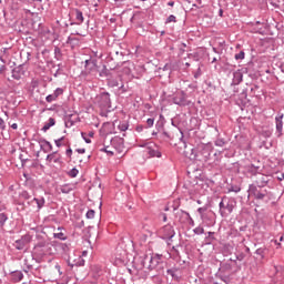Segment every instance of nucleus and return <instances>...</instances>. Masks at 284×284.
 <instances>
[{
  "mask_svg": "<svg viewBox=\"0 0 284 284\" xmlns=\"http://www.w3.org/2000/svg\"><path fill=\"white\" fill-rule=\"evenodd\" d=\"M125 92H128V87H125L123 84L121 87H119L118 94H125Z\"/></svg>",
  "mask_w": 284,
  "mask_h": 284,
  "instance_id": "nucleus-52",
  "label": "nucleus"
},
{
  "mask_svg": "<svg viewBox=\"0 0 284 284\" xmlns=\"http://www.w3.org/2000/svg\"><path fill=\"white\" fill-rule=\"evenodd\" d=\"M8 221V213H0V227H4Z\"/></svg>",
  "mask_w": 284,
  "mask_h": 284,
  "instance_id": "nucleus-37",
  "label": "nucleus"
},
{
  "mask_svg": "<svg viewBox=\"0 0 284 284\" xmlns=\"http://www.w3.org/2000/svg\"><path fill=\"white\" fill-rule=\"evenodd\" d=\"M260 187L256 184H250L248 192L256 201H263L267 196V190L260 191Z\"/></svg>",
  "mask_w": 284,
  "mask_h": 284,
  "instance_id": "nucleus-9",
  "label": "nucleus"
},
{
  "mask_svg": "<svg viewBox=\"0 0 284 284\" xmlns=\"http://www.w3.org/2000/svg\"><path fill=\"white\" fill-rule=\"evenodd\" d=\"M63 92H65V90H63V88H57L53 92V97H55L57 99L60 98L61 95H63Z\"/></svg>",
  "mask_w": 284,
  "mask_h": 284,
  "instance_id": "nucleus-43",
  "label": "nucleus"
},
{
  "mask_svg": "<svg viewBox=\"0 0 284 284\" xmlns=\"http://www.w3.org/2000/svg\"><path fill=\"white\" fill-rule=\"evenodd\" d=\"M234 267H236V260H230L221 265V272L227 273L233 272Z\"/></svg>",
  "mask_w": 284,
  "mask_h": 284,
  "instance_id": "nucleus-20",
  "label": "nucleus"
},
{
  "mask_svg": "<svg viewBox=\"0 0 284 284\" xmlns=\"http://www.w3.org/2000/svg\"><path fill=\"white\" fill-rule=\"evenodd\" d=\"M32 241V236L30 234L22 235L20 240H17L14 242L16 250H24L26 245H29V243Z\"/></svg>",
  "mask_w": 284,
  "mask_h": 284,
  "instance_id": "nucleus-12",
  "label": "nucleus"
},
{
  "mask_svg": "<svg viewBox=\"0 0 284 284\" xmlns=\"http://www.w3.org/2000/svg\"><path fill=\"white\" fill-rule=\"evenodd\" d=\"M81 43V40L74 36H70L67 40V44L70 45L71 48H77Z\"/></svg>",
  "mask_w": 284,
  "mask_h": 284,
  "instance_id": "nucleus-27",
  "label": "nucleus"
},
{
  "mask_svg": "<svg viewBox=\"0 0 284 284\" xmlns=\"http://www.w3.org/2000/svg\"><path fill=\"white\" fill-rule=\"evenodd\" d=\"M270 181H272V178H270V175H265L262 172H260L254 180V183L252 185H255V187H267V185L270 184Z\"/></svg>",
  "mask_w": 284,
  "mask_h": 284,
  "instance_id": "nucleus-7",
  "label": "nucleus"
},
{
  "mask_svg": "<svg viewBox=\"0 0 284 284\" xmlns=\"http://www.w3.org/2000/svg\"><path fill=\"white\" fill-rule=\"evenodd\" d=\"M37 239L38 242L33 246L31 256L36 263H43L45 256H52V244L40 235H38Z\"/></svg>",
  "mask_w": 284,
  "mask_h": 284,
  "instance_id": "nucleus-1",
  "label": "nucleus"
},
{
  "mask_svg": "<svg viewBox=\"0 0 284 284\" xmlns=\"http://www.w3.org/2000/svg\"><path fill=\"white\" fill-rule=\"evenodd\" d=\"M242 81H243V72H241V70L233 72V80L231 85H239Z\"/></svg>",
  "mask_w": 284,
  "mask_h": 284,
  "instance_id": "nucleus-25",
  "label": "nucleus"
},
{
  "mask_svg": "<svg viewBox=\"0 0 284 284\" xmlns=\"http://www.w3.org/2000/svg\"><path fill=\"white\" fill-rule=\"evenodd\" d=\"M162 136L163 139H168V141H172V135H170V133H168L166 131L162 132Z\"/></svg>",
  "mask_w": 284,
  "mask_h": 284,
  "instance_id": "nucleus-58",
  "label": "nucleus"
},
{
  "mask_svg": "<svg viewBox=\"0 0 284 284\" xmlns=\"http://www.w3.org/2000/svg\"><path fill=\"white\" fill-rule=\"evenodd\" d=\"M53 236H54V239H59L60 241H65V239H68V237L65 236V234H63L62 232H60V233H54Z\"/></svg>",
  "mask_w": 284,
  "mask_h": 284,
  "instance_id": "nucleus-47",
  "label": "nucleus"
},
{
  "mask_svg": "<svg viewBox=\"0 0 284 284\" xmlns=\"http://www.w3.org/2000/svg\"><path fill=\"white\" fill-rule=\"evenodd\" d=\"M185 48H187V44L185 43H181L179 49H180V53L183 54V52H185Z\"/></svg>",
  "mask_w": 284,
  "mask_h": 284,
  "instance_id": "nucleus-60",
  "label": "nucleus"
},
{
  "mask_svg": "<svg viewBox=\"0 0 284 284\" xmlns=\"http://www.w3.org/2000/svg\"><path fill=\"white\" fill-rule=\"evenodd\" d=\"M234 207H236V199L224 195L219 203V213L222 219H227L234 212Z\"/></svg>",
  "mask_w": 284,
  "mask_h": 284,
  "instance_id": "nucleus-2",
  "label": "nucleus"
},
{
  "mask_svg": "<svg viewBox=\"0 0 284 284\" xmlns=\"http://www.w3.org/2000/svg\"><path fill=\"white\" fill-rule=\"evenodd\" d=\"M100 77H105L106 80L112 77V71H110V69H108V67L103 65L102 70L100 71Z\"/></svg>",
  "mask_w": 284,
  "mask_h": 284,
  "instance_id": "nucleus-32",
  "label": "nucleus"
},
{
  "mask_svg": "<svg viewBox=\"0 0 284 284\" xmlns=\"http://www.w3.org/2000/svg\"><path fill=\"white\" fill-rule=\"evenodd\" d=\"M146 153L149 154L150 158L156 156V159H161V151H159L156 144H146Z\"/></svg>",
  "mask_w": 284,
  "mask_h": 284,
  "instance_id": "nucleus-18",
  "label": "nucleus"
},
{
  "mask_svg": "<svg viewBox=\"0 0 284 284\" xmlns=\"http://www.w3.org/2000/svg\"><path fill=\"white\" fill-rule=\"evenodd\" d=\"M197 212L202 219V221H207V216H212V211L207 212V207L203 206V207H199Z\"/></svg>",
  "mask_w": 284,
  "mask_h": 284,
  "instance_id": "nucleus-26",
  "label": "nucleus"
},
{
  "mask_svg": "<svg viewBox=\"0 0 284 284\" xmlns=\"http://www.w3.org/2000/svg\"><path fill=\"white\" fill-rule=\"evenodd\" d=\"M216 241V237H214V232H207V236L204 240L205 245H212Z\"/></svg>",
  "mask_w": 284,
  "mask_h": 284,
  "instance_id": "nucleus-31",
  "label": "nucleus"
},
{
  "mask_svg": "<svg viewBox=\"0 0 284 284\" xmlns=\"http://www.w3.org/2000/svg\"><path fill=\"white\" fill-rule=\"evenodd\" d=\"M201 74H203V71L201 70V67H199L196 72L194 73V79H200Z\"/></svg>",
  "mask_w": 284,
  "mask_h": 284,
  "instance_id": "nucleus-57",
  "label": "nucleus"
},
{
  "mask_svg": "<svg viewBox=\"0 0 284 284\" xmlns=\"http://www.w3.org/2000/svg\"><path fill=\"white\" fill-rule=\"evenodd\" d=\"M283 113H278L275 118V123H276V136L277 139H281V136H283Z\"/></svg>",
  "mask_w": 284,
  "mask_h": 284,
  "instance_id": "nucleus-16",
  "label": "nucleus"
},
{
  "mask_svg": "<svg viewBox=\"0 0 284 284\" xmlns=\"http://www.w3.org/2000/svg\"><path fill=\"white\" fill-rule=\"evenodd\" d=\"M82 139L85 141V143H92V140H90L89 138H87V133L82 132L81 133Z\"/></svg>",
  "mask_w": 284,
  "mask_h": 284,
  "instance_id": "nucleus-61",
  "label": "nucleus"
},
{
  "mask_svg": "<svg viewBox=\"0 0 284 284\" xmlns=\"http://www.w3.org/2000/svg\"><path fill=\"white\" fill-rule=\"evenodd\" d=\"M128 128H130V124L128 122H120V124L118 125V130H120V132L128 131Z\"/></svg>",
  "mask_w": 284,
  "mask_h": 284,
  "instance_id": "nucleus-38",
  "label": "nucleus"
},
{
  "mask_svg": "<svg viewBox=\"0 0 284 284\" xmlns=\"http://www.w3.org/2000/svg\"><path fill=\"white\" fill-rule=\"evenodd\" d=\"M74 184H63L60 186V192H62V194H70V192H74Z\"/></svg>",
  "mask_w": 284,
  "mask_h": 284,
  "instance_id": "nucleus-29",
  "label": "nucleus"
},
{
  "mask_svg": "<svg viewBox=\"0 0 284 284\" xmlns=\"http://www.w3.org/2000/svg\"><path fill=\"white\" fill-rule=\"evenodd\" d=\"M45 101H47V103H52V101H57V98L52 93V94L47 95Z\"/></svg>",
  "mask_w": 284,
  "mask_h": 284,
  "instance_id": "nucleus-53",
  "label": "nucleus"
},
{
  "mask_svg": "<svg viewBox=\"0 0 284 284\" xmlns=\"http://www.w3.org/2000/svg\"><path fill=\"white\" fill-rule=\"evenodd\" d=\"M11 74H12V79H14L16 81H20V79L23 77V74H26L23 64H20L18 67L13 68L11 71Z\"/></svg>",
  "mask_w": 284,
  "mask_h": 284,
  "instance_id": "nucleus-19",
  "label": "nucleus"
},
{
  "mask_svg": "<svg viewBox=\"0 0 284 284\" xmlns=\"http://www.w3.org/2000/svg\"><path fill=\"white\" fill-rule=\"evenodd\" d=\"M194 234L201 235V234H205V229L197 226L193 230Z\"/></svg>",
  "mask_w": 284,
  "mask_h": 284,
  "instance_id": "nucleus-49",
  "label": "nucleus"
},
{
  "mask_svg": "<svg viewBox=\"0 0 284 284\" xmlns=\"http://www.w3.org/2000/svg\"><path fill=\"white\" fill-rule=\"evenodd\" d=\"M255 254H257V256H261V258H265V248L260 247L255 251Z\"/></svg>",
  "mask_w": 284,
  "mask_h": 284,
  "instance_id": "nucleus-46",
  "label": "nucleus"
},
{
  "mask_svg": "<svg viewBox=\"0 0 284 284\" xmlns=\"http://www.w3.org/2000/svg\"><path fill=\"white\" fill-rule=\"evenodd\" d=\"M146 125H148V128H153L154 126V118H149L146 120Z\"/></svg>",
  "mask_w": 284,
  "mask_h": 284,
  "instance_id": "nucleus-56",
  "label": "nucleus"
},
{
  "mask_svg": "<svg viewBox=\"0 0 284 284\" xmlns=\"http://www.w3.org/2000/svg\"><path fill=\"white\" fill-rule=\"evenodd\" d=\"M11 281H13V283H19L23 281V272L21 271L11 272Z\"/></svg>",
  "mask_w": 284,
  "mask_h": 284,
  "instance_id": "nucleus-28",
  "label": "nucleus"
},
{
  "mask_svg": "<svg viewBox=\"0 0 284 284\" xmlns=\"http://www.w3.org/2000/svg\"><path fill=\"white\" fill-rule=\"evenodd\" d=\"M59 247L60 250H62V252H64V254H68V252H70V245L65 243H60Z\"/></svg>",
  "mask_w": 284,
  "mask_h": 284,
  "instance_id": "nucleus-45",
  "label": "nucleus"
},
{
  "mask_svg": "<svg viewBox=\"0 0 284 284\" xmlns=\"http://www.w3.org/2000/svg\"><path fill=\"white\" fill-rule=\"evenodd\" d=\"M176 219H179V222L182 223V225H194V220L192 216H190V213L181 210L175 214Z\"/></svg>",
  "mask_w": 284,
  "mask_h": 284,
  "instance_id": "nucleus-11",
  "label": "nucleus"
},
{
  "mask_svg": "<svg viewBox=\"0 0 284 284\" xmlns=\"http://www.w3.org/2000/svg\"><path fill=\"white\" fill-rule=\"evenodd\" d=\"M237 103H239V105H242L243 108H245V105H247L250 103V99H247V89H244L239 94Z\"/></svg>",
  "mask_w": 284,
  "mask_h": 284,
  "instance_id": "nucleus-21",
  "label": "nucleus"
},
{
  "mask_svg": "<svg viewBox=\"0 0 284 284\" xmlns=\"http://www.w3.org/2000/svg\"><path fill=\"white\" fill-rule=\"evenodd\" d=\"M226 143H227V142H226L225 139H223V138H217V139L215 140V145H216V148H223V146H225Z\"/></svg>",
  "mask_w": 284,
  "mask_h": 284,
  "instance_id": "nucleus-39",
  "label": "nucleus"
},
{
  "mask_svg": "<svg viewBox=\"0 0 284 284\" xmlns=\"http://www.w3.org/2000/svg\"><path fill=\"white\" fill-rule=\"evenodd\" d=\"M77 121H79V115L77 114H67L64 116L65 128H72Z\"/></svg>",
  "mask_w": 284,
  "mask_h": 284,
  "instance_id": "nucleus-22",
  "label": "nucleus"
},
{
  "mask_svg": "<svg viewBox=\"0 0 284 284\" xmlns=\"http://www.w3.org/2000/svg\"><path fill=\"white\" fill-rule=\"evenodd\" d=\"M273 272L276 281H283V277H284L283 266L281 265L273 266Z\"/></svg>",
  "mask_w": 284,
  "mask_h": 284,
  "instance_id": "nucleus-24",
  "label": "nucleus"
},
{
  "mask_svg": "<svg viewBox=\"0 0 284 284\" xmlns=\"http://www.w3.org/2000/svg\"><path fill=\"white\" fill-rule=\"evenodd\" d=\"M100 152H105L108 154V156H114V152L108 150V146L100 149Z\"/></svg>",
  "mask_w": 284,
  "mask_h": 284,
  "instance_id": "nucleus-51",
  "label": "nucleus"
},
{
  "mask_svg": "<svg viewBox=\"0 0 284 284\" xmlns=\"http://www.w3.org/2000/svg\"><path fill=\"white\" fill-rule=\"evenodd\" d=\"M256 90H258V85L257 84H251L250 85V95L251 97H256Z\"/></svg>",
  "mask_w": 284,
  "mask_h": 284,
  "instance_id": "nucleus-42",
  "label": "nucleus"
},
{
  "mask_svg": "<svg viewBox=\"0 0 284 284\" xmlns=\"http://www.w3.org/2000/svg\"><path fill=\"white\" fill-rule=\"evenodd\" d=\"M32 201H34L37 203L38 210H41V207H43V205H45L44 197H41V199L33 197Z\"/></svg>",
  "mask_w": 284,
  "mask_h": 284,
  "instance_id": "nucleus-36",
  "label": "nucleus"
},
{
  "mask_svg": "<svg viewBox=\"0 0 284 284\" xmlns=\"http://www.w3.org/2000/svg\"><path fill=\"white\" fill-rule=\"evenodd\" d=\"M71 17L72 20L70 26H82L83 21H85V17H83V11H81V9H72Z\"/></svg>",
  "mask_w": 284,
  "mask_h": 284,
  "instance_id": "nucleus-8",
  "label": "nucleus"
},
{
  "mask_svg": "<svg viewBox=\"0 0 284 284\" xmlns=\"http://www.w3.org/2000/svg\"><path fill=\"white\" fill-rule=\"evenodd\" d=\"M95 101L101 110H110V108H112V100L108 92H101L98 94Z\"/></svg>",
  "mask_w": 284,
  "mask_h": 284,
  "instance_id": "nucleus-4",
  "label": "nucleus"
},
{
  "mask_svg": "<svg viewBox=\"0 0 284 284\" xmlns=\"http://www.w3.org/2000/svg\"><path fill=\"white\" fill-rule=\"evenodd\" d=\"M47 161L49 163H52V161L53 163H59V164L63 163V161H61V154H59V151H54L51 154H48Z\"/></svg>",
  "mask_w": 284,
  "mask_h": 284,
  "instance_id": "nucleus-23",
  "label": "nucleus"
},
{
  "mask_svg": "<svg viewBox=\"0 0 284 284\" xmlns=\"http://www.w3.org/2000/svg\"><path fill=\"white\" fill-rule=\"evenodd\" d=\"M136 70H139L140 71V75H142L145 72V67L139 65V67H136Z\"/></svg>",
  "mask_w": 284,
  "mask_h": 284,
  "instance_id": "nucleus-63",
  "label": "nucleus"
},
{
  "mask_svg": "<svg viewBox=\"0 0 284 284\" xmlns=\"http://www.w3.org/2000/svg\"><path fill=\"white\" fill-rule=\"evenodd\" d=\"M94 217V210H89L87 212V219H93Z\"/></svg>",
  "mask_w": 284,
  "mask_h": 284,
  "instance_id": "nucleus-59",
  "label": "nucleus"
},
{
  "mask_svg": "<svg viewBox=\"0 0 284 284\" xmlns=\"http://www.w3.org/2000/svg\"><path fill=\"white\" fill-rule=\"evenodd\" d=\"M235 61H243L245 59V51H240L234 55Z\"/></svg>",
  "mask_w": 284,
  "mask_h": 284,
  "instance_id": "nucleus-44",
  "label": "nucleus"
},
{
  "mask_svg": "<svg viewBox=\"0 0 284 284\" xmlns=\"http://www.w3.org/2000/svg\"><path fill=\"white\" fill-rule=\"evenodd\" d=\"M20 199H23L24 201H30V199H32V195H30L28 191H22L20 193Z\"/></svg>",
  "mask_w": 284,
  "mask_h": 284,
  "instance_id": "nucleus-41",
  "label": "nucleus"
},
{
  "mask_svg": "<svg viewBox=\"0 0 284 284\" xmlns=\"http://www.w3.org/2000/svg\"><path fill=\"white\" fill-rule=\"evenodd\" d=\"M78 174L79 170L77 168H73L68 172V176H70L71 179H77Z\"/></svg>",
  "mask_w": 284,
  "mask_h": 284,
  "instance_id": "nucleus-40",
  "label": "nucleus"
},
{
  "mask_svg": "<svg viewBox=\"0 0 284 284\" xmlns=\"http://www.w3.org/2000/svg\"><path fill=\"white\" fill-rule=\"evenodd\" d=\"M165 23H176V17L174 14L169 16Z\"/></svg>",
  "mask_w": 284,
  "mask_h": 284,
  "instance_id": "nucleus-48",
  "label": "nucleus"
},
{
  "mask_svg": "<svg viewBox=\"0 0 284 284\" xmlns=\"http://www.w3.org/2000/svg\"><path fill=\"white\" fill-rule=\"evenodd\" d=\"M165 267H168V262L163 261V255L153 254L150 257L149 265L146 266V270H150V272L155 270V272L159 275H164Z\"/></svg>",
  "mask_w": 284,
  "mask_h": 284,
  "instance_id": "nucleus-3",
  "label": "nucleus"
},
{
  "mask_svg": "<svg viewBox=\"0 0 284 284\" xmlns=\"http://www.w3.org/2000/svg\"><path fill=\"white\" fill-rule=\"evenodd\" d=\"M244 169L250 178L256 176L260 172H263V169H261V166L254 164H247L244 166Z\"/></svg>",
  "mask_w": 284,
  "mask_h": 284,
  "instance_id": "nucleus-17",
  "label": "nucleus"
},
{
  "mask_svg": "<svg viewBox=\"0 0 284 284\" xmlns=\"http://www.w3.org/2000/svg\"><path fill=\"white\" fill-rule=\"evenodd\" d=\"M262 136H264V139H270V136H272V132L270 130H264L262 131Z\"/></svg>",
  "mask_w": 284,
  "mask_h": 284,
  "instance_id": "nucleus-54",
  "label": "nucleus"
},
{
  "mask_svg": "<svg viewBox=\"0 0 284 284\" xmlns=\"http://www.w3.org/2000/svg\"><path fill=\"white\" fill-rule=\"evenodd\" d=\"M173 103L175 105H180L181 108H185L192 102L187 100V94H185L184 91H181L173 98Z\"/></svg>",
  "mask_w": 284,
  "mask_h": 284,
  "instance_id": "nucleus-10",
  "label": "nucleus"
},
{
  "mask_svg": "<svg viewBox=\"0 0 284 284\" xmlns=\"http://www.w3.org/2000/svg\"><path fill=\"white\" fill-rule=\"evenodd\" d=\"M155 128H156L158 132H161V130L163 128V122H156Z\"/></svg>",
  "mask_w": 284,
  "mask_h": 284,
  "instance_id": "nucleus-62",
  "label": "nucleus"
},
{
  "mask_svg": "<svg viewBox=\"0 0 284 284\" xmlns=\"http://www.w3.org/2000/svg\"><path fill=\"white\" fill-rule=\"evenodd\" d=\"M106 81L109 88H119V80L114 79L113 75H111Z\"/></svg>",
  "mask_w": 284,
  "mask_h": 284,
  "instance_id": "nucleus-33",
  "label": "nucleus"
},
{
  "mask_svg": "<svg viewBox=\"0 0 284 284\" xmlns=\"http://www.w3.org/2000/svg\"><path fill=\"white\" fill-rule=\"evenodd\" d=\"M199 154L203 158V161H210V156H212V145L202 144Z\"/></svg>",
  "mask_w": 284,
  "mask_h": 284,
  "instance_id": "nucleus-15",
  "label": "nucleus"
},
{
  "mask_svg": "<svg viewBox=\"0 0 284 284\" xmlns=\"http://www.w3.org/2000/svg\"><path fill=\"white\" fill-rule=\"evenodd\" d=\"M268 3L273 7V8H281V2L278 0H268Z\"/></svg>",
  "mask_w": 284,
  "mask_h": 284,
  "instance_id": "nucleus-50",
  "label": "nucleus"
},
{
  "mask_svg": "<svg viewBox=\"0 0 284 284\" xmlns=\"http://www.w3.org/2000/svg\"><path fill=\"white\" fill-rule=\"evenodd\" d=\"M159 234L160 239H163V241H172L176 232H174V226H172L171 224H166L162 229H160Z\"/></svg>",
  "mask_w": 284,
  "mask_h": 284,
  "instance_id": "nucleus-6",
  "label": "nucleus"
},
{
  "mask_svg": "<svg viewBox=\"0 0 284 284\" xmlns=\"http://www.w3.org/2000/svg\"><path fill=\"white\" fill-rule=\"evenodd\" d=\"M166 275L171 276L173 281H181L182 274H181V268L179 266H173L170 268H166Z\"/></svg>",
  "mask_w": 284,
  "mask_h": 284,
  "instance_id": "nucleus-14",
  "label": "nucleus"
},
{
  "mask_svg": "<svg viewBox=\"0 0 284 284\" xmlns=\"http://www.w3.org/2000/svg\"><path fill=\"white\" fill-rule=\"evenodd\" d=\"M39 143H43V145H47L48 149H42L43 152H52V143L45 139H40Z\"/></svg>",
  "mask_w": 284,
  "mask_h": 284,
  "instance_id": "nucleus-34",
  "label": "nucleus"
},
{
  "mask_svg": "<svg viewBox=\"0 0 284 284\" xmlns=\"http://www.w3.org/2000/svg\"><path fill=\"white\" fill-rule=\"evenodd\" d=\"M111 145L118 152H123V150L125 149V140L121 136H114L113 139H111Z\"/></svg>",
  "mask_w": 284,
  "mask_h": 284,
  "instance_id": "nucleus-13",
  "label": "nucleus"
},
{
  "mask_svg": "<svg viewBox=\"0 0 284 284\" xmlns=\"http://www.w3.org/2000/svg\"><path fill=\"white\" fill-rule=\"evenodd\" d=\"M97 59H88L84 61V70L81 72V77L88 78L92 77V72L97 71Z\"/></svg>",
  "mask_w": 284,
  "mask_h": 284,
  "instance_id": "nucleus-5",
  "label": "nucleus"
},
{
  "mask_svg": "<svg viewBox=\"0 0 284 284\" xmlns=\"http://www.w3.org/2000/svg\"><path fill=\"white\" fill-rule=\"evenodd\" d=\"M229 192H235V194H239V192H241V186H231L229 189Z\"/></svg>",
  "mask_w": 284,
  "mask_h": 284,
  "instance_id": "nucleus-55",
  "label": "nucleus"
},
{
  "mask_svg": "<svg viewBox=\"0 0 284 284\" xmlns=\"http://www.w3.org/2000/svg\"><path fill=\"white\" fill-rule=\"evenodd\" d=\"M57 125V120H54V118H50L49 122H47L43 128H42V132H48L49 129H51L52 126Z\"/></svg>",
  "mask_w": 284,
  "mask_h": 284,
  "instance_id": "nucleus-30",
  "label": "nucleus"
},
{
  "mask_svg": "<svg viewBox=\"0 0 284 284\" xmlns=\"http://www.w3.org/2000/svg\"><path fill=\"white\" fill-rule=\"evenodd\" d=\"M54 59H57V61H61V59H63V52L59 47L54 48Z\"/></svg>",
  "mask_w": 284,
  "mask_h": 284,
  "instance_id": "nucleus-35",
  "label": "nucleus"
},
{
  "mask_svg": "<svg viewBox=\"0 0 284 284\" xmlns=\"http://www.w3.org/2000/svg\"><path fill=\"white\" fill-rule=\"evenodd\" d=\"M24 265H26V267H27L28 270H33L32 264H29V263H28V260H24Z\"/></svg>",
  "mask_w": 284,
  "mask_h": 284,
  "instance_id": "nucleus-64",
  "label": "nucleus"
}]
</instances>
